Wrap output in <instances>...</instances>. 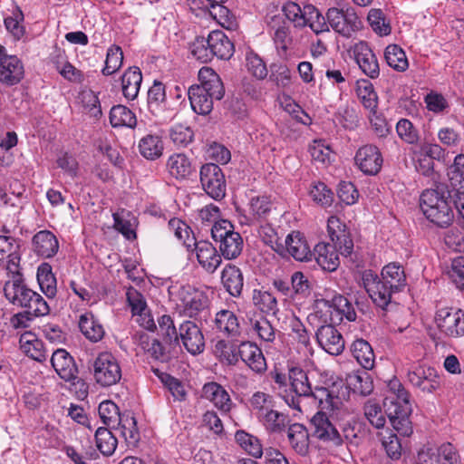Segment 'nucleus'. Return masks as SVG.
I'll return each mask as SVG.
<instances>
[{
    "label": "nucleus",
    "mask_w": 464,
    "mask_h": 464,
    "mask_svg": "<svg viewBox=\"0 0 464 464\" xmlns=\"http://www.w3.org/2000/svg\"><path fill=\"white\" fill-rule=\"evenodd\" d=\"M288 378L291 387L299 397H306L312 392V385L309 382L307 373L299 367H293L289 370Z\"/></svg>",
    "instance_id": "49530a36"
},
{
    "label": "nucleus",
    "mask_w": 464,
    "mask_h": 464,
    "mask_svg": "<svg viewBox=\"0 0 464 464\" xmlns=\"http://www.w3.org/2000/svg\"><path fill=\"white\" fill-rule=\"evenodd\" d=\"M235 440L239 446L254 458H261L263 454L262 445L259 440L246 432L245 430H237L235 434Z\"/></svg>",
    "instance_id": "864d4df0"
},
{
    "label": "nucleus",
    "mask_w": 464,
    "mask_h": 464,
    "mask_svg": "<svg viewBox=\"0 0 464 464\" xmlns=\"http://www.w3.org/2000/svg\"><path fill=\"white\" fill-rule=\"evenodd\" d=\"M24 308L27 314H31L36 317L49 314L50 307L43 296L35 291L30 289L29 295L24 297L21 306Z\"/></svg>",
    "instance_id": "37998d69"
},
{
    "label": "nucleus",
    "mask_w": 464,
    "mask_h": 464,
    "mask_svg": "<svg viewBox=\"0 0 464 464\" xmlns=\"http://www.w3.org/2000/svg\"><path fill=\"white\" fill-rule=\"evenodd\" d=\"M199 176L202 188L210 198L218 201L225 198L227 189L225 175L218 164L203 165Z\"/></svg>",
    "instance_id": "6e6552de"
},
{
    "label": "nucleus",
    "mask_w": 464,
    "mask_h": 464,
    "mask_svg": "<svg viewBox=\"0 0 464 464\" xmlns=\"http://www.w3.org/2000/svg\"><path fill=\"white\" fill-rule=\"evenodd\" d=\"M362 280L373 303L382 309H387L392 303V295L400 292L398 289H390V285L372 270H365Z\"/></svg>",
    "instance_id": "0eeeda50"
},
{
    "label": "nucleus",
    "mask_w": 464,
    "mask_h": 464,
    "mask_svg": "<svg viewBox=\"0 0 464 464\" xmlns=\"http://www.w3.org/2000/svg\"><path fill=\"white\" fill-rule=\"evenodd\" d=\"M32 244L34 252L44 258L53 257L59 248L57 238L48 230L36 233L33 237Z\"/></svg>",
    "instance_id": "a878e982"
},
{
    "label": "nucleus",
    "mask_w": 464,
    "mask_h": 464,
    "mask_svg": "<svg viewBox=\"0 0 464 464\" xmlns=\"http://www.w3.org/2000/svg\"><path fill=\"white\" fill-rule=\"evenodd\" d=\"M267 24L274 31L273 39L279 50L280 55H285L288 46L293 42L288 22L282 15L276 14L270 18Z\"/></svg>",
    "instance_id": "aec40b11"
},
{
    "label": "nucleus",
    "mask_w": 464,
    "mask_h": 464,
    "mask_svg": "<svg viewBox=\"0 0 464 464\" xmlns=\"http://www.w3.org/2000/svg\"><path fill=\"white\" fill-rule=\"evenodd\" d=\"M179 338L189 353L196 355L203 352L205 347L204 336L194 322L185 321L180 324Z\"/></svg>",
    "instance_id": "f3484780"
},
{
    "label": "nucleus",
    "mask_w": 464,
    "mask_h": 464,
    "mask_svg": "<svg viewBox=\"0 0 464 464\" xmlns=\"http://www.w3.org/2000/svg\"><path fill=\"white\" fill-rule=\"evenodd\" d=\"M121 91L127 100L137 98L142 82L141 71L137 66L129 67L121 77Z\"/></svg>",
    "instance_id": "c85d7f7f"
},
{
    "label": "nucleus",
    "mask_w": 464,
    "mask_h": 464,
    "mask_svg": "<svg viewBox=\"0 0 464 464\" xmlns=\"http://www.w3.org/2000/svg\"><path fill=\"white\" fill-rule=\"evenodd\" d=\"M95 440L98 450L105 456L114 453L118 440L114 434L104 427H100L95 431Z\"/></svg>",
    "instance_id": "3c124183"
},
{
    "label": "nucleus",
    "mask_w": 464,
    "mask_h": 464,
    "mask_svg": "<svg viewBox=\"0 0 464 464\" xmlns=\"http://www.w3.org/2000/svg\"><path fill=\"white\" fill-rule=\"evenodd\" d=\"M387 64L398 72H404L409 67L405 52L397 44H390L384 52Z\"/></svg>",
    "instance_id": "8fccbe9b"
},
{
    "label": "nucleus",
    "mask_w": 464,
    "mask_h": 464,
    "mask_svg": "<svg viewBox=\"0 0 464 464\" xmlns=\"http://www.w3.org/2000/svg\"><path fill=\"white\" fill-rule=\"evenodd\" d=\"M218 331L230 337L240 335V325L237 315L229 310H221L217 313L214 320Z\"/></svg>",
    "instance_id": "473e14b6"
},
{
    "label": "nucleus",
    "mask_w": 464,
    "mask_h": 464,
    "mask_svg": "<svg viewBox=\"0 0 464 464\" xmlns=\"http://www.w3.org/2000/svg\"><path fill=\"white\" fill-rule=\"evenodd\" d=\"M110 122L112 127L134 128L137 125L135 114L124 105H115L110 111Z\"/></svg>",
    "instance_id": "c03bdc74"
},
{
    "label": "nucleus",
    "mask_w": 464,
    "mask_h": 464,
    "mask_svg": "<svg viewBox=\"0 0 464 464\" xmlns=\"http://www.w3.org/2000/svg\"><path fill=\"white\" fill-rule=\"evenodd\" d=\"M221 283L231 296H241L244 288V276L238 266L227 264L222 270Z\"/></svg>",
    "instance_id": "b1692460"
},
{
    "label": "nucleus",
    "mask_w": 464,
    "mask_h": 464,
    "mask_svg": "<svg viewBox=\"0 0 464 464\" xmlns=\"http://www.w3.org/2000/svg\"><path fill=\"white\" fill-rule=\"evenodd\" d=\"M167 167L169 174L176 179H184L191 173V163L182 153L170 156Z\"/></svg>",
    "instance_id": "09e8293b"
},
{
    "label": "nucleus",
    "mask_w": 464,
    "mask_h": 464,
    "mask_svg": "<svg viewBox=\"0 0 464 464\" xmlns=\"http://www.w3.org/2000/svg\"><path fill=\"white\" fill-rule=\"evenodd\" d=\"M159 327L164 343L179 348V333L178 334L173 320L169 315L164 314L159 319Z\"/></svg>",
    "instance_id": "4d7b16f0"
},
{
    "label": "nucleus",
    "mask_w": 464,
    "mask_h": 464,
    "mask_svg": "<svg viewBox=\"0 0 464 464\" xmlns=\"http://www.w3.org/2000/svg\"><path fill=\"white\" fill-rule=\"evenodd\" d=\"M364 415L370 423L376 429L383 428L386 422L384 414L381 406L372 401H368L364 404Z\"/></svg>",
    "instance_id": "0e129e2a"
},
{
    "label": "nucleus",
    "mask_w": 464,
    "mask_h": 464,
    "mask_svg": "<svg viewBox=\"0 0 464 464\" xmlns=\"http://www.w3.org/2000/svg\"><path fill=\"white\" fill-rule=\"evenodd\" d=\"M356 92L363 106L375 112L378 105V96L374 92L373 85L368 80L358 81Z\"/></svg>",
    "instance_id": "603ef678"
},
{
    "label": "nucleus",
    "mask_w": 464,
    "mask_h": 464,
    "mask_svg": "<svg viewBox=\"0 0 464 464\" xmlns=\"http://www.w3.org/2000/svg\"><path fill=\"white\" fill-rule=\"evenodd\" d=\"M346 384L353 393L363 397L370 395L373 391L372 379L366 371H357L347 374Z\"/></svg>",
    "instance_id": "f704fd0d"
},
{
    "label": "nucleus",
    "mask_w": 464,
    "mask_h": 464,
    "mask_svg": "<svg viewBox=\"0 0 464 464\" xmlns=\"http://www.w3.org/2000/svg\"><path fill=\"white\" fill-rule=\"evenodd\" d=\"M190 49L197 60L208 63L213 57L222 60L229 59L234 53V44L224 32L215 30L210 32L208 37H196Z\"/></svg>",
    "instance_id": "20e7f679"
},
{
    "label": "nucleus",
    "mask_w": 464,
    "mask_h": 464,
    "mask_svg": "<svg viewBox=\"0 0 464 464\" xmlns=\"http://www.w3.org/2000/svg\"><path fill=\"white\" fill-rule=\"evenodd\" d=\"M93 376L98 384L109 387L121 378V370L117 359L110 353H102L92 363Z\"/></svg>",
    "instance_id": "423d86ee"
},
{
    "label": "nucleus",
    "mask_w": 464,
    "mask_h": 464,
    "mask_svg": "<svg viewBox=\"0 0 464 464\" xmlns=\"http://www.w3.org/2000/svg\"><path fill=\"white\" fill-rule=\"evenodd\" d=\"M7 260V270L11 272H17L19 270L20 245L17 240L12 237L0 236V260Z\"/></svg>",
    "instance_id": "bb28decb"
},
{
    "label": "nucleus",
    "mask_w": 464,
    "mask_h": 464,
    "mask_svg": "<svg viewBox=\"0 0 464 464\" xmlns=\"http://www.w3.org/2000/svg\"><path fill=\"white\" fill-rule=\"evenodd\" d=\"M354 160L366 175H376L381 170L383 161L379 149L372 144L361 147L355 154Z\"/></svg>",
    "instance_id": "4468645a"
},
{
    "label": "nucleus",
    "mask_w": 464,
    "mask_h": 464,
    "mask_svg": "<svg viewBox=\"0 0 464 464\" xmlns=\"http://www.w3.org/2000/svg\"><path fill=\"white\" fill-rule=\"evenodd\" d=\"M381 276V278L390 285V289H398L401 292L406 285L403 267L396 263L386 265L382 268Z\"/></svg>",
    "instance_id": "a19ab883"
},
{
    "label": "nucleus",
    "mask_w": 464,
    "mask_h": 464,
    "mask_svg": "<svg viewBox=\"0 0 464 464\" xmlns=\"http://www.w3.org/2000/svg\"><path fill=\"white\" fill-rule=\"evenodd\" d=\"M287 437L292 448L300 455H305L309 447V434L306 428L300 423L289 426Z\"/></svg>",
    "instance_id": "4c0bfd02"
},
{
    "label": "nucleus",
    "mask_w": 464,
    "mask_h": 464,
    "mask_svg": "<svg viewBox=\"0 0 464 464\" xmlns=\"http://www.w3.org/2000/svg\"><path fill=\"white\" fill-rule=\"evenodd\" d=\"M253 302L262 311H276L277 309V300L268 291L254 290Z\"/></svg>",
    "instance_id": "774afa93"
},
{
    "label": "nucleus",
    "mask_w": 464,
    "mask_h": 464,
    "mask_svg": "<svg viewBox=\"0 0 464 464\" xmlns=\"http://www.w3.org/2000/svg\"><path fill=\"white\" fill-rule=\"evenodd\" d=\"M315 315L320 314V317L324 316L323 314L324 310L325 313H330L329 319L333 321L332 314L333 311L337 312L339 315L344 314L349 321H354L356 318L355 312L352 309V304L346 297L342 295L334 294L331 299L320 298L314 302Z\"/></svg>",
    "instance_id": "f8f14e48"
},
{
    "label": "nucleus",
    "mask_w": 464,
    "mask_h": 464,
    "mask_svg": "<svg viewBox=\"0 0 464 464\" xmlns=\"http://www.w3.org/2000/svg\"><path fill=\"white\" fill-rule=\"evenodd\" d=\"M218 243L221 255L227 260L236 259L239 256L244 246L243 238L239 233L230 234L227 239Z\"/></svg>",
    "instance_id": "de8ad7c7"
},
{
    "label": "nucleus",
    "mask_w": 464,
    "mask_h": 464,
    "mask_svg": "<svg viewBox=\"0 0 464 464\" xmlns=\"http://www.w3.org/2000/svg\"><path fill=\"white\" fill-rule=\"evenodd\" d=\"M455 448L451 443L441 444L438 448L423 447L417 457V464H443V448Z\"/></svg>",
    "instance_id": "5fc2aeb1"
},
{
    "label": "nucleus",
    "mask_w": 464,
    "mask_h": 464,
    "mask_svg": "<svg viewBox=\"0 0 464 464\" xmlns=\"http://www.w3.org/2000/svg\"><path fill=\"white\" fill-rule=\"evenodd\" d=\"M37 281L41 290L48 298H53L56 295V278L52 272V266L42 264L37 269Z\"/></svg>",
    "instance_id": "79ce46f5"
},
{
    "label": "nucleus",
    "mask_w": 464,
    "mask_h": 464,
    "mask_svg": "<svg viewBox=\"0 0 464 464\" xmlns=\"http://www.w3.org/2000/svg\"><path fill=\"white\" fill-rule=\"evenodd\" d=\"M11 274L12 278L5 282L4 286L5 296L14 305L21 307L31 288L24 283L23 275L19 270L11 272Z\"/></svg>",
    "instance_id": "412c9836"
},
{
    "label": "nucleus",
    "mask_w": 464,
    "mask_h": 464,
    "mask_svg": "<svg viewBox=\"0 0 464 464\" xmlns=\"http://www.w3.org/2000/svg\"><path fill=\"white\" fill-rule=\"evenodd\" d=\"M210 14L222 26L230 27L234 24L235 17L231 11L224 4L209 3Z\"/></svg>",
    "instance_id": "69168bd1"
},
{
    "label": "nucleus",
    "mask_w": 464,
    "mask_h": 464,
    "mask_svg": "<svg viewBox=\"0 0 464 464\" xmlns=\"http://www.w3.org/2000/svg\"><path fill=\"white\" fill-rule=\"evenodd\" d=\"M203 396L211 401L214 405L225 413L232 407V401L227 392L218 382H208L202 389Z\"/></svg>",
    "instance_id": "cd10ccee"
},
{
    "label": "nucleus",
    "mask_w": 464,
    "mask_h": 464,
    "mask_svg": "<svg viewBox=\"0 0 464 464\" xmlns=\"http://www.w3.org/2000/svg\"><path fill=\"white\" fill-rule=\"evenodd\" d=\"M353 53L360 69L372 79L380 74V67L377 57L365 42H360L353 47Z\"/></svg>",
    "instance_id": "a211bd4d"
},
{
    "label": "nucleus",
    "mask_w": 464,
    "mask_h": 464,
    "mask_svg": "<svg viewBox=\"0 0 464 464\" xmlns=\"http://www.w3.org/2000/svg\"><path fill=\"white\" fill-rule=\"evenodd\" d=\"M344 227L345 226L341 223L337 217L332 216L328 218L327 229L333 243L332 246L342 255L347 256L353 251V242Z\"/></svg>",
    "instance_id": "2eb2a0df"
},
{
    "label": "nucleus",
    "mask_w": 464,
    "mask_h": 464,
    "mask_svg": "<svg viewBox=\"0 0 464 464\" xmlns=\"http://www.w3.org/2000/svg\"><path fill=\"white\" fill-rule=\"evenodd\" d=\"M140 343L142 348L147 350L150 355L156 360L161 362H168L171 357L176 356L178 353L176 347L170 346L168 343L164 344L157 339H152L150 344L149 343V336L146 334H142L140 336Z\"/></svg>",
    "instance_id": "2f4dec72"
},
{
    "label": "nucleus",
    "mask_w": 464,
    "mask_h": 464,
    "mask_svg": "<svg viewBox=\"0 0 464 464\" xmlns=\"http://www.w3.org/2000/svg\"><path fill=\"white\" fill-rule=\"evenodd\" d=\"M344 227L345 226L341 223L337 217L332 216L328 218L327 229L333 243L332 246L342 255L347 256L353 251V242Z\"/></svg>",
    "instance_id": "dca6fc26"
},
{
    "label": "nucleus",
    "mask_w": 464,
    "mask_h": 464,
    "mask_svg": "<svg viewBox=\"0 0 464 464\" xmlns=\"http://www.w3.org/2000/svg\"><path fill=\"white\" fill-rule=\"evenodd\" d=\"M287 252L297 261L310 260L314 253L300 232H292L285 239Z\"/></svg>",
    "instance_id": "7c9ffc66"
},
{
    "label": "nucleus",
    "mask_w": 464,
    "mask_h": 464,
    "mask_svg": "<svg viewBox=\"0 0 464 464\" xmlns=\"http://www.w3.org/2000/svg\"><path fill=\"white\" fill-rule=\"evenodd\" d=\"M314 425V436L333 446H341L343 442L342 435L330 421L324 411L317 412L311 420Z\"/></svg>",
    "instance_id": "ddd939ff"
},
{
    "label": "nucleus",
    "mask_w": 464,
    "mask_h": 464,
    "mask_svg": "<svg viewBox=\"0 0 464 464\" xmlns=\"http://www.w3.org/2000/svg\"><path fill=\"white\" fill-rule=\"evenodd\" d=\"M123 63V52L118 45L111 46L107 51L105 65L102 72L105 76L111 75L118 72Z\"/></svg>",
    "instance_id": "13d9d810"
},
{
    "label": "nucleus",
    "mask_w": 464,
    "mask_h": 464,
    "mask_svg": "<svg viewBox=\"0 0 464 464\" xmlns=\"http://www.w3.org/2000/svg\"><path fill=\"white\" fill-rule=\"evenodd\" d=\"M449 177L450 191L453 194H464V154L455 157L454 162L450 166L447 173Z\"/></svg>",
    "instance_id": "72a5a7b5"
},
{
    "label": "nucleus",
    "mask_w": 464,
    "mask_h": 464,
    "mask_svg": "<svg viewBox=\"0 0 464 464\" xmlns=\"http://www.w3.org/2000/svg\"><path fill=\"white\" fill-rule=\"evenodd\" d=\"M452 196L444 183L425 189L420 197V207L426 218L440 227L450 226L454 219Z\"/></svg>",
    "instance_id": "f257e3e1"
},
{
    "label": "nucleus",
    "mask_w": 464,
    "mask_h": 464,
    "mask_svg": "<svg viewBox=\"0 0 464 464\" xmlns=\"http://www.w3.org/2000/svg\"><path fill=\"white\" fill-rule=\"evenodd\" d=\"M351 352L364 370H370L373 367L375 356L371 344L367 341L363 339L355 340L352 343Z\"/></svg>",
    "instance_id": "e433bc0d"
},
{
    "label": "nucleus",
    "mask_w": 464,
    "mask_h": 464,
    "mask_svg": "<svg viewBox=\"0 0 464 464\" xmlns=\"http://www.w3.org/2000/svg\"><path fill=\"white\" fill-rule=\"evenodd\" d=\"M307 397H313L318 401V406L323 411H334L342 404L341 398L334 394V391L323 386H312V392Z\"/></svg>",
    "instance_id": "c9c22d12"
},
{
    "label": "nucleus",
    "mask_w": 464,
    "mask_h": 464,
    "mask_svg": "<svg viewBox=\"0 0 464 464\" xmlns=\"http://www.w3.org/2000/svg\"><path fill=\"white\" fill-rule=\"evenodd\" d=\"M166 102L165 86L162 82L155 81L148 91V107L150 112L156 115L160 111V105Z\"/></svg>",
    "instance_id": "680f3d73"
},
{
    "label": "nucleus",
    "mask_w": 464,
    "mask_h": 464,
    "mask_svg": "<svg viewBox=\"0 0 464 464\" xmlns=\"http://www.w3.org/2000/svg\"><path fill=\"white\" fill-rule=\"evenodd\" d=\"M282 11L284 13L282 16L285 17L288 24L292 23L296 28L304 27V6L301 8L296 3L288 1L283 5Z\"/></svg>",
    "instance_id": "e2e57ef3"
},
{
    "label": "nucleus",
    "mask_w": 464,
    "mask_h": 464,
    "mask_svg": "<svg viewBox=\"0 0 464 464\" xmlns=\"http://www.w3.org/2000/svg\"><path fill=\"white\" fill-rule=\"evenodd\" d=\"M24 19V13L19 6L15 7L11 16L5 18V26L15 40H20L25 34V28L22 24Z\"/></svg>",
    "instance_id": "052dcab7"
},
{
    "label": "nucleus",
    "mask_w": 464,
    "mask_h": 464,
    "mask_svg": "<svg viewBox=\"0 0 464 464\" xmlns=\"http://www.w3.org/2000/svg\"><path fill=\"white\" fill-rule=\"evenodd\" d=\"M267 429L272 432H281L288 424V417L276 411L270 410L265 415Z\"/></svg>",
    "instance_id": "338daca9"
},
{
    "label": "nucleus",
    "mask_w": 464,
    "mask_h": 464,
    "mask_svg": "<svg viewBox=\"0 0 464 464\" xmlns=\"http://www.w3.org/2000/svg\"><path fill=\"white\" fill-rule=\"evenodd\" d=\"M197 250V258L198 263L209 273H213L222 262L221 255L218 254L216 247L207 241H195L193 245Z\"/></svg>",
    "instance_id": "393cba45"
},
{
    "label": "nucleus",
    "mask_w": 464,
    "mask_h": 464,
    "mask_svg": "<svg viewBox=\"0 0 464 464\" xmlns=\"http://www.w3.org/2000/svg\"><path fill=\"white\" fill-rule=\"evenodd\" d=\"M177 299L180 314L195 319L207 314L211 304L208 289L191 285H182L177 293Z\"/></svg>",
    "instance_id": "39448f33"
},
{
    "label": "nucleus",
    "mask_w": 464,
    "mask_h": 464,
    "mask_svg": "<svg viewBox=\"0 0 464 464\" xmlns=\"http://www.w3.org/2000/svg\"><path fill=\"white\" fill-rule=\"evenodd\" d=\"M389 387L391 395L383 400L384 413L395 430L403 436H410L412 427L410 420L411 406L409 392L398 380L392 381Z\"/></svg>",
    "instance_id": "7ed1b4c3"
},
{
    "label": "nucleus",
    "mask_w": 464,
    "mask_h": 464,
    "mask_svg": "<svg viewBox=\"0 0 464 464\" xmlns=\"http://www.w3.org/2000/svg\"><path fill=\"white\" fill-rule=\"evenodd\" d=\"M326 21L328 26L344 37H350L361 28V21L353 8H329L326 12Z\"/></svg>",
    "instance_id": "1a4fd4ad"
},
{
    "label": "nucleus",
    "mask_w": 464,
    "mask_h": 464,
    "mask_svg": "<svg viewBox=\"0 0 464 464\" xmlns=\"http://www.w3.org/2000/svg\"><path fill=\"white\" fill-rule=\"evenodd\" d=\"M324 323L316 333V341L319 345L329 354L339 355L344 349V340L339 331L334 326L333 321L327 324V316L324 314Z\"/></svg>",
    "instance_id": "9b49d317"
},
{
    "label": "nucleus",
    "mask_w": 464,
    "mask_h": 464,
    "mask_svg": "<svg viewBox=\"0 0 464 464\" xmlns=\"http://www.w3.org/2000/svg\"><path fill=\"white\" fill-rule=\"evenodd\" d=\"M334 246L330 243H319L314 246V255L317 264L327 271H334L338 267L340 261Z\"/></svg>",
    "instance_id": "c756f323"
},
{
    "label": "nucleus",
    "mask_w": 464,
    "mask_h": 464,
    "mask_svg": "<svg viewBox=\"0 0 464 464\" xmlns=\"http://www.w3.org/2000/svg\"><path fill=\"white\" fill-rule=\"evenodd\" d=\"M435 322L440 332L448 337L459 338L464 335V312L460 309H439Z\"/></svg>",
    "instance_id": "9d476101"
},
{
    "label": "nucleus",
    "mask_w": 464,
    "mask_h": 464,
    "mask_svg": "<svg viewBox=\"0 0 464 464\" xmlns=\"http://www.w3.org/2000/svg\"><path fill=\"white\" fill-rule=\"evenodd\" d=\"M99 415L102 422L110 428H115V424L123 418L119 407L111 401H104L99 405Z\"/></svg>",
    "instance_id": "bf43d9fd"
},
{
    "label": "nucleus",
    "mask_w": 464,
    "mask_h": 464,
    "mask_svg": "<svg viewBox=\"0 0 464 464\" xmlns=\"http://www.w3.org/2000/svg\"><path fill=\"white\" fill-rule=\"evenodd\" d=\"M304 27L309 26L316 34L329 31L326 16L324 17L313 5H304Z\"/></svg>",
    "instance_id": "a18cd8bd"
},
{
    "label": "nucleus",
    "mask_w": 464,
    "mask_h": 464,
    "mask_svg": "<svg viewBox=\"0 0 464 464\" xmlns=\"http://www.w3.org/2000/svg\"><path fill=\"white\" fill-rule=\"evenodd\" d=\"M24 75V65L16 56H10L0 62V82L4 85H16L23 80Z\"/></svg>",
    "instance_id": "5701e85b"
},
{
    "label": "nucleus",
    "mask_w": 464,
    "mask_h": 464,
    "mask_svg": "<svg viewBox=\"0 0 464 464\" xmlns=\"http://www.w3.org/2000/svg\"><path fill=\"white\" fill-rule=\"evenodd\" d=\"M51 362L60 376L65 382H72L78 377V368L73 358L63 349H58L53 353Z\"/></svg>",
    "instance_id": "6ab92c4d"
},
{
    "label": "nucleus",
    "mask_w": 464,
    "mask_h": 464,
    "mask_svg": "<svg viewBox=\"0 0 464 464\" xmlns=\"http://www.w3.org/2000/svg\"><path fill=\"white\" fill-rule=\"evenodd\" d=\"M79 327L82 334L91 342H99L104 336L103 326L91 313L81 315Z\"/></svg>",
    "instance_id": "58836bf2"
},
{
    "label": "nucleus",
    "mask_w": 464,
    "mask_h": 464,
    "mask_svg": "<svg viewBox=\"0 0 464 464\" xmlns=\"http://www.w3.org/2000/svg\"><path fill=\"white\" fill-rule=\"evenodd\" d=\"M121 437L129 447H136L140 440L137 421L130 413H123V418L117 423Z\"/></svg>",
    "instance_id": "ea45409f"
},
{
    "label": "nucleus",
    "mask_w": 464,
    "mask_h": 464,
    "mask_svg": "<svg viewBox=\"0 0 464 464\" xmlns=\"http://www.w3.org/2000/svg\"><path fill=\"white\" fill-rule=\"evenodd\" d=\"M140 154L148 160H155L162 154V142L158 136L147 135L139 144Z\"/></svg>",
    "instance_id": "6e6d98bb"
},
{
    "label": "nucleus",
    "mask_w": 464,
    "mask_h": 464,
    "mask_svg": "<svg viewBox=\"0 0 464 464\" xmlns=\"http://www.w3.org/2000/svg\"><path fill=\"white\" fill-rule=\"evenodd\" d=\"M238 353L241 360L252 371L261 373L266 370V359L261 349L256 344L251 342H242L238 346Z\"/></svg>",
    "instance_id": "4be33fe9"
},
{
    "label": "nucleus",
    "mask_w": 464,
    "mask_h": 464,
    "mask_svg": "<svg viewBox=\"0 0 464 464\" xmlns=\"http://www.w3.org/2000/svg\"><path fill=\"white\" fill-rule=\"evenodd\" d=\"M199 85H192L188 91L192 110L201 115H208L213 110V101L224 97L223 82L211 68L203 67L198 72Z\"/></svg>",
    "instance_id": "f03ea898"
}]
</instances>
